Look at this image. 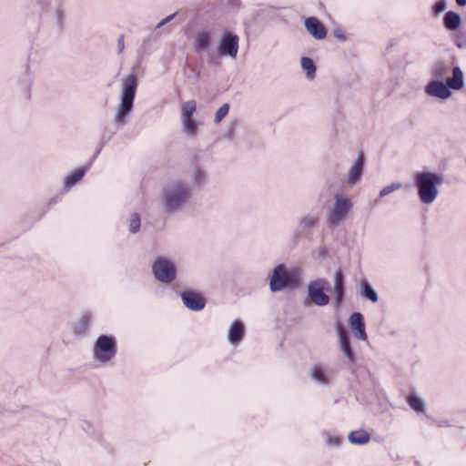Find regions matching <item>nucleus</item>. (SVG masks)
<instances>
[{
	"instance_id": "f257e3e1",
	"label": "nucleus",
	"mask_w": 466,
	"mask_h": 466,
	"mask_svg": "<svg viewBox=\"0 0 466 466\" xmlns=\"http://www.w3.org/2000/svg\"><path fill=\"white\" fill-rule=\"evenodd\" d=\"M443 182L441 174L432 172H419L415 176L420 199L424 204L432 203L438 197V187Z\"/></svg>"
},
{
	"instance_id": "f03ea898",
	"label": "nucleus",
	"mask_w": 466,
	"mask_h": 466,
	"mask_svg": "<svg viewBox=\"0 0 466 466\" xmlns=\"http://www.w3.org/2000/svg\"><path fill=\"white\" fill-rule=\"evenodd\" d=\"M137 87V76L130 74L122 80L121 102L117 108L115 122L118 126L126 124V116L132 111Z\"/></svg>"
},
{
	"instance_id": "7ed1b4c3",
	"label": "nucleus",
	"mask_w": 466,
	"mask_h": 466,
	"mask_svg": "<svg viewBox=\"0 0 466 466\" xmlns=\"http://www.w3.org/2000/svg\"><path fill=\"white\" fill-rule=\"evenodd\" d=\"M189 197V188L182 182H176L165 187L163 207L167 212H174L181 208Z\"/></svg>"
},
{
	"instance_id": "20e7f679",
	"label": "nucleus",
	"mask_w": 466,
	"mask_h": 466,
	"mask_svg": "<svg viewBox=\"0 0 466 466\" xmlns=\"http://www.w3.org/2000/svg\"><path fill=\"white\" fill-rule=\"evenodd\" d=\"M299 283L297 271H287L283 264L277 266L272 273L269 281V289L272 292L282 290L286 288H293Z\"/></svg>"
},
{
	"instance_id": "39448f33",
	"label": "nucleus",
	"mask_w": 466,
	"mask_h": 466,
	"mask_svg": "<svg viewBox=\"0 0 466 466\" xmlns=\"http://www.w3.org/2000/svg\"><path fill=\"white\" fill-rule=\"evenodd\" d=\"M116 354V340L113 337L101 335L94 347V356L101 362L110 360Z\"/></svg>"
},
{
	"instance_id": "423d86ee",
	"label": "nucleus",
	"mask_w": 466,
	"mask_h": 466,
	"mask_svg": "<svg viewBox=\"0 0 466 466\" xmlns=\"http://www.w3.org/2000/svg\"><path fill=\"white\" fill-rule=\"evenodd\" d=\"M328 282L323 279L311 281L308 285V296L313 304L319 307L329 303V297L324 292Z\"/></svg>"
},
{
	"instance_id": "0eeeda50",
	"label": "nucleus",
	"mask_w": 466,
	"mask_h": 466,
	"mask_svg": "<svg viewBox=\"0 0 466 466\" xmlns=\"http://www.w3.org/2000/svg\"><path fill=\"white\" fill-rule=\"evenodd\" d=\"M155 278L164 283H170L176 277L174 265L167 259L158 258L152 266Z\"/></svg>"
},
{
	"instance_id": "6e6552de",
	"label": "nucleus",
	"mask_w": 466,
	"mask_h": 466,
	"mask_svg": "<svg viewBox=\"0 0 466 466\" xmlns=\"http://www.w3.org/2000/svg\"><path fill=\"white\" fill-rule=\"evenodd\" d=\"M351 208V202L348 198L335 195L334 207L328 213V223L331 226L337 225Z\"/></svg>"
},
{
	"instance_id": "1a4fd4ad",
	"label": "nucleus",
	"mask_w": 466,
	"mask_h": 466,
	"mask_svg": "<svg viewBox=\"0 0 466 466\" xmlns=\"http://www.w3.org/2000/svg\"><path fill=\"white\" fill-rule=\"evenodd\" d=\"M238 50V36L229 32L222 35L218 51L222 56H228L231 58L237 56Z\"/></svg>"
},
{
	"instance_id": "9d476101",
	"label": "nucleus",
	"mask_w": 466,
	"mask_h": 466,
	"mask_svg": "<svg viewBox=\"0 0 466 466\" xmlns=\"http://www.w3.org/2000/svg\"><path fill=\"white\" fill-rule=\"evenodd\" d=\"M451 88L448 86L447 82L444 84L441 80H433L426 86V93L430 96L447 99L451 96Z\"/></svg>"
},
{
	"instance_id": "9b49d317",
	"label": "nucleus",
	"mask_w": 466,
	"mask_h": 466,
	"mask_svg": "<svg viewBox=\"0 0 466 466\" xmlns=\"http://www.w3.org/2000/svg\"><path fill=\"white\" fill-rule=\"evenodd\" d=\"M181 299L184 305L188 309L194 311L201 310L206 304L204 298L200 294L191 290L182 292Z\"/></svg>"
},
{
	"instance_id": "f8f14e48",
	"label": "nucleus",
	"mask_w": 466,
	"mask_h": 466,
	"mask_svg": "<svg viewBox=\"0 0 466 466\" xmlns=\"http://www.w3.org/2000/svg\"><path fill=\"white\" fill-rule=\"evenodd\" d=\"M365 158L360 151L352 167L350 168L347 183L350 186L355 185L361 177L364 168Z\"/></svg>"
},
{
	"instance_id": "ddd939ff",
	"label": "nucleus",
	"mask_w": 466,
	"mask_h": 466,
	"mask_svg": "<svg viewBox=\"0 0 466 466\" xmlns=\"http://www.w3.org/2000/svg\"><path fill=\"white\" fill-rule=\"evenodd\" d=\"M337 332L339 339L340 350L347 357L349 361L353 363L355 361V355L350 346V338L340 324L337 325Z\"/></svg>"
},
{
	"instance_id": "4468645a",
	"label": "nucleus",
	"mask_w": 466,
	"mask_h": 466,
	"mask_svg": "<svg viewBox=\"0 0 466 466\" xmlns=\"http://www.w3.org/2000/svg\"><path fill=\"white\" fill-rule=\"evenodd\" d=\"M350 326L355 331L354 336L361 340L367 339L363 315L354 312L350 318Z\"/></svg>"
},
{
	"instance_id": "2eb2a0df",
	"label": "nucleus",
	"mask_w": 466,
	"mask_h": 466,
	"mask_svg": "<svg viewBox=\"0 0 466 466\" xmlns=\"http://www.w3.org/2000/svg\"><path fill=\"white\" fill-rule=\"evenodd\" d=\"M305 27L315 39L321 40L327 35L325 26L316 17L307 18L305 20Z\"/></svg>"
},
{
	"instance_id": "dca6fc26",
	"label": "nucleus",
	"mask_w": 466,
	"mask_h": 466,
	"mask_svg": "<svg viewBox=\"0 0 466 466\" xmlns=\"http://www.w3.org/2000/svg\"><path fill=\"white\" fill-rule=\"evenodd\" d=\"M334 293L336 306H339L345 295L344 276L341 269H338L334 274Z\"/></svg>"
},
{
	"instance_id": "f3484780",
	"label": "nucleus",
	"mask_w": 466,
	"mask_h": 466,
	"mask_svg": "<svg viewBox=\"0 0 466 466\" xmlns=\"http://www.w3.org/2000/svg\"><path fill=\"white\" fill-rule=\"evenodd\" d=\"M244 336V325L239 320H235L228 329V340L231 344L238 343Z\"/></svg>"
},
{
	"instance_id": "a211bd4d",
	"label": "nucleus",
	"mask_w": 466,
	"mask_h": 466,
	"mask_svg": "<svg viewBox=\"0 0 466 466\" xmlns=\"http://www.w3.org/2000/svg\"><path fill=\"white\" fill-rule=\"evenodd\" d=\"M443 23L446 29L450 31H455L460 27L461 24V18L458 13L453 11H448L444 15Z\"/></svg>"
},
{
	"instance_id": "6ab92c4d",
	"label": "nucleus",
	"mask_w": 466,
	"mask_h": 466,
	"mask_svg": "<svg viewBox=\"0 0 466 466\" xmlns=\"http://www.w3.org/2000/svg\"><path fill=\"white\" fill-rule=\"evenodd\" d=\"M450 70L451 66L449 63L439 60L433 65L431 75L436 80H442L450 73Z\"/></svg>"
},
{
	"instance_id": "aec40b11",
	"label": "nucleus",
	"mask_w": 466,
	"mask_h": 466,
	"mask_svg": "<svg viewBox=\"0 0 466 466\" xmlns=\"http://www.w3.org/2000/svg\"><path fill=\"white\" fill-rule=\"evenodd\" d=\"M453 76L447 79V85L450 88L459 90L464 86L463 74L459 66L453 68Z\"/></svg>"
},
{
	"instance_id": "412c9836",
	"label": "nucleus",
	"mask_w": 466,
	"mask_h": 466,
	"mask_svg": "<svg viewBox=\"0 0 466 466\" xmlns=\"http://www.w3.org/2000/svg\"><path fill=\"white\" fill-rule=\"evenodd\" d=\"M349 441L353 444H365L370 441V434L364 430L350 432Z\"/></svg>"
},
{
	"instance_id": "4be33fe9",
	"label": "nucleus",
	"mask_w": 466,
	"mask_h": 466,
	"mask_svg": "<svg viewBox=\"0 0 466 466\" xmlns=\"http://www.w3.org/2000/svg\"><path fill=\"white\" fill-rule=\"evenodd\" d=\"M301 67L306 71L307 77L309 80L314 79L316 76V66L311 58L303 56L300 59Z\"/></svg>"
},
{
	"instance_id": "5701e85b",
	"label": "nucleus",
	"mask_w": 466,
	"mask_h": 466,
	"mask_svg": "<svg viewBox=\"0 0 466 466\" xmlns=\"http://www.w3.org/2000/svg\"><path fill=\"white\" fill-rule=\"evenodd\" d=\"M89 322L90 317L87 314L83 315L79 319L77 324H76V326L74 327V333L76 335L84 334L88 329Z\"/></svg>"
},
{
	"instance_id": "b1692460",
	"label": "nucleus",
	"mask_w": 466,
	"mask_h": 466,
	"mask_svg": "<svg viewBox=\"0 0 466 466\" xmlns=\"http://www.w3.org/2000/svg\"><path fill=\"white\" fill-rule=\"evenodd\" d=\"M197 109V103L195 100H188L185 102L181 108L182 119L192 118V115Z\"/></svg>"
},
{
	"instance_id": "393cba45",
	"label": "nucleus",
	"mask_w": 466,
	"mask_h": 466,
	"mask_svg": "<svg viewBox=\"0 0 466 466\" xmlns=\"http://www.w3.org/2000/svg\"><path fill=\"white\" fill-rule=\"evenodd\" d=\"M210 42V36L208 33L203 32L199 33L196 37V49L198 51L205 50L208 48Z\"/></svg>"
},
{
	"instance_id": "a878e982",
	"label": "nucleus",
	"mask_w": 466,
	"mask_h": 466,
	"mask_svg": "<svg viewBox=\"0 0 466 466\" xmlns=\"http://www.w3.org/2000/svg\"><path fill=\"white\" fill-rule=\"evenodd\" d=\"M362 295L372 302H377L379 299L378 294L370 284L362 281Z\"/></svg>"
},
{
	"instance_id": "bb28decb",
	"label": "nucleus",
	"mask_w": 466,
	"mask_h": 466,
	"mask_svg": "<svg viewBox=\"0 0 466 466\" xmlns=\"http://www.w3.org/2000/svg\"><path fill=\"white\" fill-rule=\"evenodd\" d=\"M85 169H76L66 177V185L71 187L79 181L85 175Z\"/></svg>"
},
{
	"instance_id": "cd10ccee",
	"label": "nucleus",
	"mask_w": 466,
	"mask_h": 466,
	"mask_svg": "<svg viewBox=\"0 0 466 466\" xmlns=\"http://www.w3.org/2000/svg\"><path fill=\"white\" fill-rule=\"evenodd\" d=\"M183 127L184 131L188 136H196L198 130L197 122L192 118L183 119Z\"/></svg>"
},
{
	"instance_id": "c85d7f7f",
	"label": "nucleus",
	"mask_w": 466,
	"mask_h": 466,
	"mask_svg": "<svg viewBox=\"0 0 466 466\" xmlns=\"http://www.w3.org/2000/svg\"><path fill=\"white\" fill-rule=\"evenodd\" d=\"M409 404L410 407L415 410L417 412H422L424 410L425 405L422 400L415 395H411L409 398Z\"/></svg>"
},
{
	"instance_id": "c756f323",
	"label": "nucleus",
	"mask_w": 466,
	"mask_h": 466,
	"mask_svg": "<svg viewBox=\"0 0 466 466\" xmlns=\"http://www.w3.org/2000/svg\"><path fill=\"white\" fill-rule=\"evenodd\" d=\"M229 110V105L228 104H223L216 112L214 122L216 124H218L222 121V119L228 114Z\"/></svg>"
},
{
	"instance_id": "7c9ffc66",
	"label": "nucleus",
	"mask_w": 466,
	"mask_h": 466,
	"mask_svg": "<svg viewBox=\"0 0 466 466\" xmlns=\"http://www.w3.org/2000/svg\"><path fill=\"white\" fill-rule=\"evenodd\" d=\"M140 228V217L137 213L131 216L129 220V231L131 233H137Z\"/></svg>"
},
{
	"instance_id": "2f4dec72",
	"label": "nucleus",
	"mask_w": 466,
	"mask_h": 466,
	"mask_svg": "<svg viewBox=\"0 0 466 466\" xmlns=\"http://www.w3.org/2000/svg\"><path fill=\"white\" fill-rule=\"evenodd\" d=\"M401 187H402V185L399 182H394L389 186H386L380 190V198L386 197L389 194H390L391 192L401 188Z\"/></svg>"
},
{
	"instance_id": "473e14b6",
	"label": "nucleus",
	"mask_w": 466,
	"mask_h": 466,
	"mask_svg": "<svg viewBox=\"0 0 466 466\" xmlns=\"http://www.w3.org/2000/svg\"><path fill=\"white\" fill-rule=\"evenodd\" d=\"M312 378L321 383H325V372L323 369L319 366H315L312 369Z\"/></svg>"
},
{
	"instance_id": "72a5a7b5",
	"label": "nucleus",
	"mask_w": 466,
	"mask_h": 466,
	"mask_svg": "<svg viewBox=\"0 0 466 466\" xmlns=\"http://www.w3.org/2000/svg\"><path fill=\"white\" fill-rule=\"evenodd\" d=\"M317 217L316 216H306L304 218H302L301 221H300V225L307 228H311V227H314L315 224L317 223Z\"/></svg>"
},
{
	"instance_id": "f704fd0d",
	"label": "nucleus",
	"mask_w": 466,
	"mask_h": 466,
	"mask_svg": "<svg viewBox=\"0 0 466 466\" xmlns=\"http://www.w3.org/2000/svg\"><path fill=\"white\" fill-rule=\"evenodd\" d=\"M447 8V4L444 0H440L438 1L434 6H433V9H434V12L439 15L441 13H442L445 9Z\"/></svg>"
},
{
	"instance_id": "c9c22d12",
	"label": "nucleus",
	"mask_w": 466,
	"mask_h": 466,
	"mask_svg": "<svg viewBox=\"0 0 466 466\" xmlns=\"http://www.w3.org/2000/svg\"><path fill=\"white\" fill-rule=\"evenodd\" d=\"M194 179H195V182L198 185H200L204 181V174L199 168H197L195 170Z\"/></svg>"
},
{
	"instance_id": "e433bc0d",
	"label": "nucleus",
	"mask_w": 466,
	"mask_h": 466,
	"mask_svg": "<svg viewBox=\"0 0 466 466\" xmlns=\"http://www.w3.org/2000/svg\"><path fill=\"white\" fill-rule=\"evenodd\" d=\"M177 12L167 15V17H165L164 19H162L157 25H156V28H160L161 26H163L164 25L167 24L168 22H170L176 15H177Z\"/></svg>"
},
{
	"instance_id": "4c0bfd02",
	"label": "nucleus",
	"mask_w": 466,
	"mask_h": 466,
	"mask_svg": "<svg viewBox=\"0 0 466 466\" xmlns=\"http://www.w3.org/2000/svg\"><path fill=\"white\" fill-rule=\"evenodd\" d=\"M124 35H120L117 40V53L121 54L125 48Z\"/></svg>"
},
{
	"instance_id": "58836bf2",
	"label": "nucleus",
	"mask_w": 466,
	"mask_h": 466,
	"mask_svg": "<svg viewBox=\"0 0 466 466\" xmlns=\"http://www.w3.org/2000/svg\"><path fill=\"white\" fill-rule=\"evenodd\" d=\"M334 35L339 40H342V41L346 40V36L344 35V34L340 30H335L334 31Z\"/></svg>"
},
{
	"instance_id": "ea45409f",
	"label": "nucleus",
	"mask_w": 466,
	"mask_h": 466,
	"mask_svg": "<svg viewBox=\"0 0 466 466\" xmlns=\"http://www.w3.org/2000/svg\"><path fill=\"white\" fill-rule=\"evenodd\" d=\"M456 3L459 6H465L466 5V0H456Z\"/></svg>"
}]
</instances>
